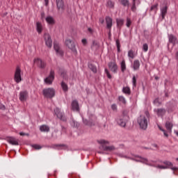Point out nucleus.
Masks as SVG:
<instances>
[{"label":"nucleus","instance_id":"obj_30","mask_svg":"<svg viewBox=\"0 0 178 178\" xmlns=\"http://www.w3.org/2000/svg\"><path fill=\"white\" fill-rule=\"evenodd\" d=\"M120 66H121V71L122 72V73H124V72L126 71V61L124 60H122L120 63Z\"/></svg>","mask_w":178,"mask_h":178},{"label":"nucleus","instance_id":"obj_10","mask_svg":"<svg viewBox=\"0 0 178 178\" xmlns=\"http://www.w3.org/2000/svg\"><path fill=\"white\" fill-rule=\"evenodd\" d=\"M108 66L111 72L118 73V64H116V62H109Z\"/></svg>","mask_w":178,"mask_h":178},{"label":"nucleus","instance_id":"obj_11","mask_svg":"<svg viewBox=\"0 0 178 178\" xmlns=\"http://www.w3.org/2000/svg\"><path fill=\"white\" fill-rule=\"evenodd\" d=\"M71 105L73 111H75L76 112L80 111V106H79V102H77V100H73Z\"/></svg>","mask_w":178,"mask_h":178},{"label":"nucleus","instance_id":"obj_42","mask_svg":"<svg viewBox=\"0 0 178 178\" xmlns=\"http://www.w3.org/2000/svg\"><path fill=\"white\" fill-rule=\"evenodd\" d=\"M143 50L144 52H147V51H148V44L147 43L143 44Z\"/></svg>","mask_w":178,"mask_h":178},{"label":"nucleus","instance_id":"obj_26","mask_svg":"<svg viewBox=\"0 0 178 178\" xmlns=\"http://www.w3.org/2000/svg\"><path fill=\"white\" fill-rule=\"evenodd\" d=\"M61 87L64 92H67V91L69 90V87L67 86V84L65 83V81L61 82Z\"/></svg>","mask_w":178,"mask_h":178},{"label":"nucleus","instance_id":"obj_63","mask_svg":"<svg viewBox=\"0 0 178 178\" xmlns=\"http://www.w3.org/2000/svg\"><path fill=\"white\" fill-rule=\"evenodd\" d=\"M23 136H27V137H29V136H30V134L23 133Z\"/></svg>","mask_w":178,"mask_h":178},{"label":"nucleus","instance_id":"obj_8","mask_svg":"<svg viewBox=\"0 0 178 178\" xmlns=\"http://www.w3.org/2000/svg\"><path fill=\"white\" fill-rule=\"evenodd\" d=\"M33 62L37 65L38 67H40V69H45V67L47 66V63L41 60V58H35Z\"/></svg>","mask_w":178,"mask_h":178},{"label":"nucleus","instance_id":"obj_52","mask_svg":"<svg viewBox=\"0 0 178 178\" xmlns=\"http://www.w3.org/2000/svg\"><path fill=\"white\" fill-rule=\"evenodd\" d=\"M88 31L90 33V34H94V30H92L91 28H88Z\"/></svg>","mask_w":178,"mask_h":178},{"label":"nucleus","instance_id":"obj_4","mask_svg":"<svg viewBox=\"0 0 178 178\" xmlns=\"http://www.w3.org/2000/svg\"><path fill=\"white\" fill-rule=\"evenodd\" d=\"M65 45L76 55H77V49H76V43L70 39L65 40Z\"/></svg>","mask_w":178,"mask_h":178},{"label":"nucleus","instance_id":"obj_29","mask_svg":"<svg viewBox=\"0 0 178 178\" xmlns=\"http://www.w3.org/2000/svg\"><path fill=\"white\" fill-rule=\"evenodd\" d=\"M117 122L119 126H121V127H126V122L123 120L122 118L118 119Z\"/></svg>","mask_w":178,"mask_h":178},{"label":"nucleus","instance_id":"obj_5","mask_svg":"<svg viewBox=\"0 0 178 178\" xmlns=\"http://www.w3.org/2000/svg\"><path fill=\"white\" fill-rule=\"evenodd\" d=\"M54 80H55V71L51 70L49 76L44 79V83L45 84L51 86V84L54 83Z\"/></svg>","mask_w":178,"mask_h":178},{"label":"nucleus","instance_id":"obj_49","mask_svg":"<svg viewBox=\"0 0 178 178\" xmlns=\"http://www.w3.org/2000/svg\"><path fill=\"white\" fill-rule=\"evenodd\" d=\"M157 168L158 169H169V167H166L165 165H158Z\"/></svg>","mask_w":178,"mask_h":178},{"label":"nucleus","instance_id":"obj_40","mask_svg":"<svg viewBox=\"0 0 178 178\" xmlns=\"http://www.w3.org/2000/svg\"><path fill=\"white\" fill-rule=\"evenodd\" d=\"M132 83H133L134 87H136L137 86V79H136V76H133V78H132Z\"/></svg>","mask_w":178,"mask_h":178},{"label":"nucleus","instance_id":"obj_15","mask_svg":"<svg viewBox=\"0 0 178 178\" xmlns=\"http://www.w3.org/2000/svg\"><path fill=\"white\" fill-rule=\"evenodd\" d=\"M154 112L156 113V115L158 116H161L163 118V116H165L166 114V110L165 108H158L156 110H154Z\"/></svg>","mask_w":178,"mask_h":178},{"label":"nucleus","instance_id":"obj_53","mask_svg":"<svg viewBox=\"0 0 178 178\" xmlns=\"http://www.w3.org/2000/svg\"><path fill=\"white\" fill-rule=\"evenodd\" d=\"M19 99L20 101H23V92H20L19 93Z\"/></svg>","mask_w":178,"mask_h":178},{"label":"nucleus","instance_id":"obj_17","mask_svg":"<svg viewBox=\"0 0 178 178\" xmlns=\"http://www.w3.org/2000/svg\"><path fill=\"white\" fill-rule=\"evenodd\" d=\"M106 27L109 30L112 29V18L111 17H106Z\"/></svg>","mask_w":178,"mask_h":178},{"label":"nucleus","instance_id":"obj_22","mask_svg":"<svg viewBox=\"0 0 178 178\" xmlns=\"http://www.w3.org/2000/svg\"><path fill=\"white\" fill-rule=\"evenodd\" d=\"M161 17L162 19H165V16H166V13H168V6H165L163 8L161 9Z\"/></svg>","mask_w":178,"mask_h":178},{"label":"nucleus","instance_id":"obj_31","mask_svg":"<svg viewBox=\"0 0 178 178\" xmlns=\"http://www.w3.org/2000/svg\"><path fill=\"white\" fill-rule=\"evenodd\" d=\"M40 131H46L47 133H48V131H49V127L47 125H42L40 127Z\"/></svg>","mask_w":178,"mask_h":178},{"label":"nucleus","instance_id":"obj_21","mask_svg":"<svg viewBox=\"0 0 178 178\" xmlns=\"http://www.w3.org/2000/svg\"><path fill=\"white\" fill-rule=\"evenodd\" d=\"M36 30L38 34H41V33H42V24H41V22H36Z\"/></svg>","mask_w":178,"mask_h":178},{"label":"nucleus","instance_id":"obj_19","mask_svg":"<svg viewBox=\"0 0 178 178\" xmlns=\"http://www.w3.org/2000/svg\"><path fill=\"white\" fill-rule=\"evenodd\" d=\"M165 128L169 131V133H172V129H173V123L169 121H166Z\"/></svg>","mask_w":178,"mask_h":178},{"label":"nucleus","instance_id":"obj_45","mask_svg":"<svg viewBox=\"0 0 178 178\" xmlns=\"http://www.w3.org/2000/svg\"><path fill=\"white\" fill-rule=\"evenodd\" d=\"M154 104H159V105H162V102H159V98H156L154 100Z\"/></svg>","mask_w":178,"mask_h":178},{"label":"nucleus","instance_id":"obj_20","mask_svg":"<svg viewBox=\"0 0 178 178\" xmlns=\"http://www.w3.org/2000/svg\"><path fill=\"white\" fill-rule=\"evenodd\" d=\"M46 22L48 23V24H51V26H54V24L56 23L55 19L51 16L47 17Z\"/></svg>","mask_w":178,"mask_h":178},{"label":"nucleus","instance_id":"obj_38","mask_svg":"<svg viewBox=\"0 0 178 178\" xmlns=\"http://www.w3.org/2000/svg\"><path fill=\"white\" fill-rule=\"evenodd\" d=\"M116 45H117L118 52H120V40H119V39L116 40Z\"/></svg>","mask_w":178,"mask_h":178},{"label":"nucleus","instance_id":"obj_33","mask_svg":"<svg viewBox=\"0 0 178 178\" xmlns=\"http://www.w3.org/2000/svg\"><path fill=\"white\" fill-rule=\"evenodd\" d=\"M72 126H73L74 127H76V129H79L80 124L79 122H77L76 121H75L74 120H72L71 122Z\"/></svg>","mask_w":178,"mask_h":178},{"label":"nucleus","instance_id":"obj_7","mask_svg":"<svg viewBox=\"0 0 178 178\" xmlns=\"http://www.w3.org/2000/svg\"><path fill=\"white\" fill-rule=\"evenodd\" d=\"M20 73H22V70H20V67L17 66L14 75V80L17 83L22 81V75Z\"/></svg>","mask_w":178,"mask_h":178},{"label":"nucleus","instance_id":"obj_61","mask_svg":"<svg viewBox=\"0 0 178 178\" xmlns=\"http://www.w3.org/2000/svg\"><path fill=\"white\" fill-rule=\"evenodd\" d=\"M44 17H45V13H41V19H44Z\"/></svg>","mask_w":178,"mask_h":178},{"label":"nucleus","instance_id":"obj_57","mask_svg":"<svg viewBox=\"0 0 178 178\" xmlns=\"http://www.w3.org/2000/svg\"><path fill=\"white\" fill-rule=\"evenodd\" d=\"M45 2V6H48V4L49 3V0H44Z\"/></svg>","mask_w":178,"mask_h":178},{"label":"nucleus","instance_id":"obj_13","mask_svg":"<svg viewBox=\"0 0 178 178\" xmlns=\"http://www.w3.org/2000/svg\"><path fill=\"white\" fill-rule=\"evenodd\" d=\"M6 140L8 143H9V144H11V145H19V142L15 137H8Z\"/></svg>","mask_w":178,"mask_h":178},{"label":"nucleus","instance_id":"obj_58","mask_svg":"<svg viewBox=\"0 0 178 178\" xmlns=\"http://www.w3.org/2000/svg\"><path fill=\"white\" fill-rule=\"evenodd\" d=\"M145 113L147 118H149V111H145Z\"/></svg>","mask_w":178,"mask_h":178},{"label":"nucleus","instance_id":"obj_3","mask_svg":"<svg viewBox=\"0 0 178 178\" xmlns=\"http://www.w3.org/2000/svg\"><path fill=\"white\" fill-rule=\"evenodd\" d=\"M42 94L44 98H49V99H51V98L55 97V89L52 88L43 89Z\"/></svg>","mask_w":178,"mask_h":178},{"label":"nucleus","instance_id":"obj_43","mask_svg":"<svg viewBox=\"0 0 178 178\" xmlns=\"http://www.w3.org/2000/svg\"><path fill=\"white\" fill-rule=\"evenodd\" d=\"M32 147L35 149H41V148H42L40 145H32Z\"/></svg>","mask_w":178,"mask_h":178},{"label":"nucleus","instance_id":"obj_36","mask_svg":"<svg viewBox=\"0 0 178 178\" xmlns=\"http://www.w3.org/2000/svg\"><path fill=\"white\" fill-rule=\"evenodd\" d=\"M119 102L124 104V105H126V99L123 96H120L118 97Z\"/></svg>","mask_w":178,"mask_h":178},{"label":"nucleus","instance_id":"obj_16","mask_svg":"<svg viewBox=\"0 0 178 178\" xmlns=\"http://www.w3.org/2000/svg\"><path fill=\"white\" fill-rule=\"evenodd\" d=\"M54 48L57 54H60L61 56H63V51L59 50V44L56 41H54Z\"/></svg>","mask_w":178,"mask_h":178},{"label":"nucleus","instance_id":"obj_27","mask_svg":"<svg viewBox=\"0 0 178 178\" xmlns=\"http://www.w3.org/2000/svg\"><path fill=\"white\" fill-rule=\"evenodd\" d=\"M176 37H175V35H169V42H170L171 44H173V45H175V44H176Z\"/></svg>","mask_w":178,"mask_h":178},{"label":"nucleus","instance_id":"obj_18","mask_svg":"<svg viewBox=\"0 0 178 178\" xmlns=\"http://www.w3.org/2000/svg\"><path fill=\"white\" fill-rule=\"evenodd\" d=\"M88 68L91 70V72H92V73H97L98 70L97 69V67L94 64L89 63L88 64Z\"/></svg>","mask_w":178,"mask_h":178},{"label":"nucleus","instance_id":"obj_37","mask_svg":"<svg viewBox=\"0 0 178 178\" xmlns=\"http://www.w3.org/2000/svg\"><path fill=\"white\" fill-rule=\"evenodd\" d=\"M132 12H136L137 8L136 7V0H133L132 6L131 8Z\"/></svg>","mask_w":178,"mask_h":178},{"label":"nucleus","instance_id":"obj_2","mask_svg":"<svg viewBox=\"0 0 178 178\" xmlns=\"http://www.w3.org/2000/svg\"><path fill=\"white\" fill-rule=\"evenodd\" d=\"M137 122L141 130H147V128L148 127V120H147L145 116L140 115L137 119Z\"/></svg>","mask_w":178,"mask_h":178},{"label":"nucleus","instance_id":"obj_25","mask_svg":"<svg viewBox=\"0 0 178 178\" xmlns=\"http://www.w3.org/2000/svg\"><path fill=\"white\" fill-rule=\"evenodd\" d=\"M104 151H115V146H102Z\"/></svg>","mask_w":178,"mask_h":178},{"label":"nucleus","instance_id":"obj_28","mask_svg":"<svg viewBox=\"0 0 178 178\" xmlns=\"http://www.w3.org/2000/svg\"><path fill=\"white\" fill-rule=\"evenodd\" d=\"M122 92H124V94H126L127 95H130V94H131V90H130L129 87H124L122 88Z\"/></svg>","mask_w":178,"mask_h":178},{"label":"nucleus","instance_id":"obj_35","mask_svg":"<svg viewBox=\"0 0 178 178\" xmlns=\"http://www.w3.org/2000/svg\"><path fill=\"white\" fill-rule=\"evenodd\" d=\"M128 56L131 59H134V51H133V50H129L128 51Z\"/></svg>","mask_w":178,"mask_h":178},{"label":"nucleus","instance_id":"obj_14","mask_svg":"<svg viewBox=\"0 0 178 178\" xmlns=\"http://www.w3.org/2000/svg\"><path fill=\"white\" fill-rule=\"evenodd\" d=\"M165 167H168V169H171L172 170H178L177 167H173V163L168 161H165L163 162Z\"/></svg>","mask_w":178,"mask_h":178},{"label":"nucleus","instance_id":"obj_54","mask_svg":"<svg viewBox=\"0 0 178 178\" xmlns=\"http://www.w3.org/2000/svg\"><path fill=\"white\" fill-rule=\"evenodd\" d=\"M134 161H135V162H140L141 163H145V162L143 161V160H138V159H134Z\"/></svg>","mask_w":178,"mask_h":178},{"label":"nucleus","instance_id":"obj_41","mask_svg":"<svg viewBox=\"0 0 178 178\" xmlns=\"http://www.w3.org/2000/svg\"><path fill=\"white\" fill-rule=\"evenodd\" d=\"M105 73L108 77V79H112V75H111V73H109V70L108 69H105Z\"/></svg>","mask_w":178,"mask_h":178},{"label":"nucleus","instance_id":"obj_32","mask_svg":"<svg viewBox=\"0 0 178 178\" xmlns=\"http://www.w3.org/2000/svg\"><path fill=\"white\" fill-rule=\"evenodd\" d=\"M29 99V92L27 90H25L23 92V102H26Z\"/></svg>","mask_w":178,"mask_h":178},{"label":"nucleus","instance_id":"obj_23","mask_svg":"<svg viewBox=\"0 0 178 178\" xmlns=\"http://www.w3.org/2000/svg\"><path fill=\"white\" fill-rule=\"evenodd\" d=\"M116 23H117V26L119 29H121L122 26H123L124 23V19H116Z\"/></svg>","mask_w":178,"mask_h":178},{"label":"nucleus","instance_id":"obj_39","mask_svg":"<svg viewBox=\"0 0 178 178\" xmlns=\"http://www.w3.org/2000/svg\"><path fill=\"white\" fill-rule=\"evenodd\" d=\"M121 4L124 6H129V0H121Z\"/></svg>","mask_w":178,"mask_h":178},{"label":"nucleus","instance_id":"obj_55","mask_svg":"<svg viewBox=\"0 0 178 178\" xmlns=\"http://www.w3.org/2000/svg\"><path fill=\"white\" fill-rule=\"evenodd\" d=\"M82 43L86 45L87 44V39H82Z\"/></svg>","mask_w":178,"mask_h":178},{"label":"nucleus","instance_id":"obj_44","mask_svg":"<svg viewBox=\"0 0 178 178\" xmlns=\"http://www.w3.org/2000/svg\"><path fill=\"white\" fill-rule=\"evenodd\" d=\"M107 5L108 6H109V8H113V6H115V4L113 3V2H112V1L109 0L107 2Z\"/></svg>","mask_w":178,"mask_h":178},{"label":"nucleus","instance_id":"obj_46","mask_svg":"<svg viewBox=\"0 0 178 178\" xmlns=\"http://www.w3.org/2000/svg\"><path fill=\"white\" fill-rule=\"evenodd\" d=\"M92 47H95L96 48H98V47H99V44H98V42H97V41L92 40Z\"/></svg>","mask_w":178,"mask_h":178},{"label":"nucleus","instance_id":"obj_47","mask_svg":"<svg viewBox=\"0 0 178 178\" xmlns=\"http://www.w3.org/2000/svg\"><path fill=\"white\" fill-rule=\"evenodd\" d=\"M99 144H109V142L105 140H101L98 141Z\"/></svg>","mask_w":178,"mask_h":178},{"label":"nucleus","instance_id":"obj_9","mask_svg":"<svg viewBox=\"0 0 178 178\" xmlns=\"http://www.w3.org/2000/svg\"><path fill=\"white\" fill-rule=\"evenodd\" d=\"M45 44L48 48H52V39H51V35L46 33L44 35Z\"/></svg>","mask_w":178,"mask_h":178},{"label":"nucleus","instance_id":"obj_60","mask_svg":"<svg viewBox=\"0 0 178 178\" xmlns=\"http://www.w3.org/2000/svg\"><path fill=\"white\" fill-rule=\"evenodd\" d=\"M62 131H64V133H66V128L63 126L61 127Z\"/></svg>","mask_w":178,"mask_h":178},{"label":"nucleus","instance_id":"obj_6","mask_svg":"<svg viewBox=\"0 0 178 178\" xmlns=\"http://www.w3.org/2000/svg\"><path fill=\"white\" fill-rule=\"evenodd\" d=\"M54 113L60 120H62L63 122H67V118H66V116H65V114L60 111L59 108L54 109Z\"/></svg>","mask_w":178,"mask_h":178},{"label":"nucleus","instance_id":"obj_50","mask_svg":"<svg viewBox=\"0 0 178 178\" xmlns=\"http://www.w3.org/2000/svg\"><path fill=\"white\" fill-rule=\"evenodd\" d=\"M131 24V21L130 19H127V27H130V25Z\"/></svg>","mask_w":178,"mask_h":178},{"label":"nucleus","instance_id":"obj_48","mask_svg":"<svg viewBox=\"0 0 178 178\" xmlns=\"http://www.w3.org/2000/svg\"><path fill=\"white\" fill-rule=\"evenodd\" d=\"M154 9H158V3H156L155 5H153L150 8V10L152 11Z\"/></svg>","mask_w":178,"mask_h":178},{"label":"nucleus","instance_id":"obj_34","mask_svg":"<svg viewBox=\"0 0 178 178\" xmlns=\"http://www.w3.org/2000/svg\"><path fill=\"white\" fill-rule=\"evenodd\" d=\"M134 156L135 158H139L140 159H141L140 161H143V162H145L143 163H145L147 165V162H148V159L143 158V156H138V155H135Z\"/></svg>","mask_w":178,"mask_h":178},{"label":"nucleus","instance_id":"obj_24","mask_svg":"<svg viewBox=\"0 0 178 178\" xmlns=\"http://www.w3.org/2000/svg\"><path fill=\"white\" fill-rule=\"evenodd\" d=\"M134 70H138L140 69V60H135L134 61V65H133Z\"/></svg>","mask_w":178,"mask_h":178},{"label":"nucleus","instance_id":"obj_59","mask_svg":"<svg viewBox=\"0 0 178 178\" xmlns=\"http://www.w3.org/2000/svg\"><path fill=\"white\" fill-rule=\"evenodd\" d=\"M122 115H123V116H127V111H124L122 112Z\"/></svg>","mask_w":178,"mask_h":178},{"label":"nucleus","instance_id":"obj_1","mask_svg":"<svg viewBox=\"0 0 178 178\" xmlns=\"http://www.w3.org/2000/svg\"><path fill=\"white\" fill-rule=\"evenodd\" d=\"M83 122L85 126H95V122H97V117L95 115L90 114L88 118H83Z\"/></svg>","mask_w":178,"mask_h":178},{"label":"nucleus","instance_id":"obj_51","mask_svg":"<svg viewBox=\"0 0 178 178\" xmlns=\"http://www.w3.org/2000/svg\"><path fill=\"white\" fill-rule=\"evenodd\" d=\"M111 108L113 109V111H117L118 106H116V104H112Z\"/></svg>","mask_w":178,"mask_h":178},{"label":"nucleus","instance_id":"obj_64","mask_svg":"<svg viewBox=\"0 0 178 178\" xmlns=\"http://www.w3.org/2000/svg\"><path fill=\"white\" fill-rule=\"evenodd\" d=\"M176 59L178 60V51L176 53Z\"/></svg>","mask_w":178,"mask_h":178},{"label":"nucleus","instance_id":"obj_56","mask_svg":"<svg viewBox=\"0 0 178 178\" xmlns=\"http://www.w3.org/2000/svg\"><path fill=\"white\" fill-rule=\"evenodd\" d=\"M163 134H164V136H165V137H169V134H168V133H166V131L165 130H164V131H163Z\"/></svg>","mask_w":178,"mask_h":178},{"label":"nucleus","instance_id":"obj_62","mask_svg":"<svg viewBox=\"0 0 178 178\" xmlns=\"http://www.w3.org/2000/svg\"><path fill=\"white\" fill-rule=\"evenodd\" d=\"M99 22H100V23H101L102 24H104L105 20H104V19H99Z\"/></svg>","mask_w":178,"mask_h":178},{"label":"nucleus","instance_id":"obj_12","mask_svg":"<svg viewBox=\"0 0 178 178\" xmlns=\"http://www.w3.org/2000/svg\"><path fill=\"white\" fill-rule=\"evenodd\" d=\"M56 6L58 10H65V1L63 0H56Z\"/></svg>","mask_w":178,"mask_h":178}]
</instances>
